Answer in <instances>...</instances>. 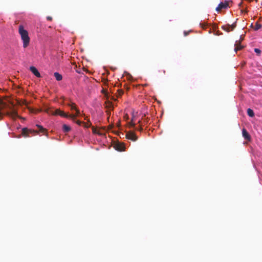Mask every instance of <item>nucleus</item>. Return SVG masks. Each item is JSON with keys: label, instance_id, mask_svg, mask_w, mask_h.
<instances>
[{"label": "nucleus", "instance_id": "obj_16", "mask_svg": "<svg viewBox=\"0 0 262 262\" xmlns=\"http://www.w3.org/2000/svg\"><path fill=\"white\" fill-rule=\"evenodd\" d=\"M261 25H259V24H257V25H256V28H255V29H256V30H258V29H259V28H261Z\"/></svg>", "mask_w": 262, "mask_h": 262}, {"label": "nucleus", "instance_id": "obj_7", "mask_svg": "<svg viewBox=\"0 0 262 262\" xmlns=\"http://www.w3.org/2000/svg\"><path fill=\"white\" fill-rule=\"evenodd\" d=\"M30 71L37 77H40V74L39 72L38 71L37 69L34 67H30Z\"/></svg>", "mask_w": 262, "mask_h": 262}, {"label": "nucleus", "instance_id": "obj_8", "mask_svg": "<svg viewBox=\"0 0 262 262\" xmlns=\"http://www.w3.org/2000/svg\"><path fill=\"white\" fill-rule=\"evenodd\" d=\"M242 134L243 136L244 137L245 139H250V136L248 133L246 131V130L245 128L243 129L242 130Z\"/></svg>", "mask_w": 262, "mask_h": 262}, {"label": "nucleus", "instance_id": "obj_1", "mask_svg": "<svg viewBox=\"0 0 262 262\" xmlns=\"http://www.w3.org/2000/svg\"><path fill=\"white\" fill-rule=\"evenodd\" d=\"M70 108L71 110H75L76 111V114H71L68 115L64 112L60 111L59 110H56V111L50 110L49 109H47L45 110V112L50 115H58L61 117H63L65 118H70L72 119H75L77 116L81 115L80 112V111L78 110L76 106L74 104H72L70 105ZM82 116L84 115V114L82 115Z\"/></svg>", "mask_w": 262, "mask_h": 262}, {"label": "nucleus", "instance_id": "obj_13", "mask_svg": "<svg viewBox=\"0 0 262 262\" xmlns=\"http://www.w3.org/2000/svg\"><path fill=\"white\" fill-rule=\"evenodd\" d=\"M36 126L39 128V132L40 133H42L43 134H45L46 132V129L44 128L42 126H40L39 125H36Z\"/></svg>", "mask_w": 262, "mask_h": 262}, {"label": "nucleus", "instance_id": "obj_19", "mask_svg": "<svg viewBox=\"0 0 262 262\" xmlns=\"http://www.w3.org/2000/svg\"><path fill=\"white\" fill-rule=\"evenodd\" d=\"M93 133H95V134H98V133H97L96 130H94V129L93 130Z\"/></svg>", "mask_w": 262, "mask_h": 262}, {"label": "nucleus", "instance_id": "obj_12", "mask_svg": "<svg viewBox=\"0 0 262 262\" xmlns=\"http://www.w3.org/2000/svg\"><path fill=\"white\" fill-rule=\"evenodd\" d=\"M247 114L250 117H253L254 115L253 111L250 108L248 109Z\"/></svg>", "mask_w": 262, "mask_h": 262}, {"label": "nucleus", "instance_id": "obj_9", "mask_svg": "<svg viewBox=\"0 0 262 262\" xmlns=\"http://www.w3.org/2000/svg\"><path fill=\"white\" fill-rule=\"evenodd\" d=\"M62 129L64 133H68L71 130V127L69 125L63 124L62 126Z\"/></svg>", "mask_w": 262, "mask_h": 262}, {"label": "nucleus", "instance_id": "obj_11", "mask_svg": "<svg viewBox=\"0 0 262 262\" xmlns=\"http://www.w3.org/2000/svg\"><path fill=\"white\" fill-rule=\"evenodd\" d=\"M235 51L237 52V50H239L242 48V47L239 45V42L238 41H236L235 43Z\"/></svg>", "mask_w": 262, "mask_h": 262}, {"label": "nucleus", "instance_id": "obj_15", "mask_svg": "<svg viewBox=\"0 0 262 262\" xmlns=\"http://www.w3.org/2000/svg\"><path fill=\"white\" fill-rule=\"evenodd\" d=\"M118 150L122 151L124 150V147L122 145H118L116 148Z\"/></svg>", "mask_w": 262, "mask_h": 262}, {"label": "nucleus", "instance_id": "obj_20", "mask_svg": "<svg viewBox=\"0 0 262 262\" xmlns=\"http://www.w3.org/2000/svg\"><path fill=\"white\" fill-rule=\"evenodd\" d=\"M77 123H78V124H79V125H80V124H81V122H80V121H78L77 122Z\"/></svg>", "mask_w": 262, "mask_h": 262}, {"label": "nucleus", "instance_id": "obj_2", "mask_svg": "<svg viewBox=\"0 0 262 262\" xmlns=\"http://www.w3.org/2000/svg\"><path fill=\"white\" fill-rule=\"evenodd\" d=\"M18 32L21 37V39L23 41V46L24 48H26L29 45L30 38L29 36L28 32L27 30L24 29L23 26H19Z\"/></svg>", "mask_w": 262, "mask_h": 262}, {"label": "nucleus", "instance_id": "obj_5", "mask_svg": "<svg viewBox=\"0 0 262 262\" xmlns=\"http://www.w3.org/2000/svg\"><path fill=\"white\" fill-rule=\"evenodd\" d=\"M35 132L34 130L28 129L27 128H24L22 129V135L25 137H28V134Z\"/></svg>", "mask_w": 262, "mask_h": 262}, {"label": "nucleus", "instance_id": "obj_17", "mask_svg": "<svg viewBox=\"0 0 262 262\" xmlns=\"http://www.w3.org/2000/svg\"><path fill=\"white\" fill-rule=\"evenodd\" d=\"M47 19H48V20H51L52 19V18H51V17H50V16H48V17H47Z\"/></svg>", "mask_w": 262, "mask_h": 262}, {"label": "nucleus", "instance_id": "obj_14", "mask_svg": "<svg viewBox=\"0 0 262 262\" xmlns=\"http://www.w3.org/2000/svg\"><path fill=\"white\" fill-rule=\"evenodd\" d=\"M254 52L256 53L257 55H260L261 54V50L257 48L254 49Z\"/></svg>", "mask_w": 262, "mask_h": 262}, {"label": "nucleus", "instance_id": "obj_18", "mask_svg": "<svg viewBox=\"0 0 262 262\" xmlns=\"http://www.w3.org/2000/svg\"><path fill=\"white\" fill-rule=\"evenodd\" d=\"M184 35H185V36H186V35H187V34H188V32H187L185 31V32H184Z\"/></svg>", "mask_w": 262, "mask_h": 262}, {"label": "nucleus", "instance_id": "obj_3", "mask_svg": "<svg viewBox=\"0 0 262 262\" xmlns=\"http://www.w3.org/2000/svg\"><path fill=\"white\" fill-rule=\"evenodd\" d=\"M229 6V2L225 1L224 2H221L216 8L217 11H219L221 9H226Z\"/></svg>", "mask_w": 262, "mask_h": 262}, {"label": "nucleus", "instance_id": "obj_6", "mask_svg": "<svg viewBox=\"0 0 262 262\" xmlns=\"http://www.w3.org/2000/svg\"><path fill=\"white\" fill-rule=\"evenodd\" d=\"M235 26L234 25H224L222 26L223 29L226 31L227 32H229L231 30H233V29L234 28Z\"/></svg>", "mask_w": 262, "mask_h": 262}, {"label": "nucleus", "instance_id": "obj_4", "mask_svg": "<svg viewBox=\"0 0 262 262\" xmlns=\"http://www.w3.org/2000/svg\"><path fill=\"white\" fill-rule=\"evenodd\" d=\"M126 137L128 139L131 140L132 141H135L137 139V137L136 135L133 132L128 133L126 134Z\"/></svg>", "mask_w": 262, "mask_h": 262}, {"label": "nucleus", "instance_id": "obj_10", "mask_svg": "<svg viewBox=\"0 0 262 262\" xmlns=\"http://www.w3.org/2000/svg\"><path fill=\"white\" fill-rule=\"evenodd\" d=\"M54 76H55L56 79L57 81H60V80H62V76L59 73H58L57 72H55V73H54Z\"/></svg>", "mask_w": 262, "mask_h": 262}]
</instances>
